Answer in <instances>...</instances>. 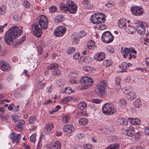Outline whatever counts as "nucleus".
Instances as JSON below:
<instances>
[{
    "instance_id": "6ab92c4d",
    "label": "nucleus",
    "mask_w": 149,
    "mask_h": 149,
    "mask_svg": "<svg viewBox=\"0 0 149 149\" xmlns=\"http://www.w3.org/2000/svg\"><path fill=\"white\" fill-rule=\"evenodd\" d=\"M126 19H120L118 22L119 28L121 29H125L126 27Z\"/></svg>"
},
{
    "instance_id": "5fc2aeb1",
    "label": "nucleus",
    "mask_w": 149,
    "mask_h": 149,
    "mask_svg": "<svg viewBox=\"0 0 149 149\" xmlns=\"http://www.w3.org/2000/svg\"><path fill=\"white\" fill-rule=\"evenodd\" d=\"M36 135L35 134H32L30 137V141L34 143L36 141Z\"/></svg>"
},
{
    "instance_id": "b1692460",
    "label": "nucleus",
    "mask_w": 149,
    "mask_h": 149,
    "mask_svg": "<svg viewBox=\"0 0 149 149\" xmlns=\"http://www.w3.org/2000/svg\"><path fill=\"white\" fill-rule=\"evenodd\" d=\"M61 143L59 141H55L52 145L53 149H61Z\"/></svg>"
},
{
    "instance_id": "603ef678",
    "label": "nucleus",
    "mask_w": 149,
    "mask_h": 149,
    "mask_svg": "<svg viewBox=\"0 0 149 149\" xmlns=\"http://www.w3.org/2000/svg\"><path fill=\"white\" fill-rule=\"evenodd\" d=\"M26 38V36L24 35L19 40V41L17 42V44H15L16 45V46L18 44H20L22 42L24 41Z\"/></svg>"
},
{
    "instance_id": "bf43d9fd",
    "label": "nucleus",
    "mask_w": 149,
    "mask_h": 149,
    "mask_svg": "<svg viewBox=\"0 0 149 149\" xmlns=\"http://www.w3.org/2000/svg\"><path fill=\"white\" fill-rule=\"evenodd\" d=\"M79 52L76 53L73 56V58L76 60H78L79 58Z\"/></svg>"
},
{
    "instance_id": "0eeeda50",
    "label": "nucleus",
    "mask_w": 149,
    "mask_h": 149,
    "mask_svg": "<svg viewBox=\"0 0 149 149\" xmlns=\"http://www.w3.org/2000/svg\"><path fill=\"white\" fill-rule=\"evenodd\" d=\"M32 29L34 31V35L36 37L39 38L42 35V29L40 26L39 25V24L36 22L33 24L32 26Z\"/></svg>"
},
{
    "instance_id": "a211bd4d",
    "label": "nucleus",
    "mask_w": 149,
    "mask_h": 149,
    "mask_svg": "<svg viewBox=\"0 0 149 149\" xmlns=\"http://www.w3.org/2000/svg\"><path fill=\"white\" fill-rule=\"evenodd\" d=\"M128 119L130 122L133 125H138L141 123V121L139 118H129Z\"/></svg>"
},
{
    "instance_id": "680f3d73",
    "label": "nucleus",
    "mask_w": 149,
    "mask_h": 149,
    "mask_svg": "<svg viewBox=\"0 0 149 149\" xmlns=\"http://www.w3.org/2000/svg\"><path fill=\"white\" fill-rule=\"evenodd\" d=\"M24 4L25 7L27 8H29L30 7V3L27 1H25L24 2Z\"/></svg>"
},
{
    "instance_id": "774afa93",
    "label": "nucleus",
    "mask_w": 149,
    "mask_h": 149,
    "mask_svg": "<svg viewBox=\"0 0 149 149\" xmlns=\"http://www.w3.org/2000/svg\"><path fill=\"white\" fill-rule=\"evenodd\" d=\"M144 133L146 135H149V128L148 127H146L145 128Z\"/></svg>"
},
{
    "instance_id": "8fccbe9b",
    "label": "nucleus",
    "mask_w": 149,
    "mask_h": 149,
    "mask_svg": "<svg viewBox=\"0 0 149 149\" xmlns=\"http://www.w3.org/2000/svg\"><path fill=\"white\" fill-rule=\"evenodd\" d=\"M70 75L73 78H77L78 75V74L77 72L74 71L71 72Z\"/></svg>"
},
{
    "instance_id": "4d7b16f0",
    "label": "nucleus",
    "mask_w": 149,
    "mask_h": 149,
    "mask_svg": "<svg viewBox=\"0 0 149 149\" xmlns=\"http://www.w3.org/2000/svg\"><path fill=\"white\" fill-rule=\"evenodd\" d=\"M128 123V122L126 119L123 118L121 119V124L124 126H125L127 125Z\"/></svg>"
},
{
    "instance_id": "6e6552de",
    "label": "nucleus",
    "mask_w": 149,
    "mask_h": 149,
    "mask_svg": "<svg viewBox=\"0 0 149 149\" xmlns=\"http://www.w3.org/2000/svg\"><path fill=\"white\" fill-rule=\"evenodd\" d=\"M66 31V28L64 26H61L57 27L54 31V33L56 37H61L63 36Z\"/></svg>"
},
{
    "instance_id": "e433bc0d",
    "label": "nucleus",
    "mask_w": 149,
    "mask_h": 149,
    "mask_svg": "<svg viewBox=\"0 0 149 149\" xmlns=\"http://www.w3.org/2000/svg\"><path fill=\"white\" fill-rule=\"evenodd\" d=\"M6 7L5 6L2 5L0 6V15H4L6 12Z\"/></svg>"
},
{
    "instance_id": "de8ad7c7",
    "label": "nucleus",
    "mask_w": 149,
    "mask_h": 149,
    "mask_svg": "<svg viewBox=\"0 0 149 149\" xmlns=\"http://www.w3.org/2000/svg\"><path fill=\"white\" fill-rule=\"evenodd\" d=\"M107 85V82L106 81L103 80L101 81L100 84L98 85L97 86H101L102 87H103L105 88V87Z\"/></svg>"
},
{
    "instance_id": "393cba45",
    "label": "nucleus",
    "mask_w": 149,
    "mask_h": 149,
    "mask_svg": "<svg viewBox=\"0 0 149 149\" xmlns=\"http://www.w3.org/2000/svg\"><path fill=\"white\" fill-rule=\"evenodd\" d=\"M79 123L80 125H86L88 123V120L86 118H80L79 120Z\"/></svg>"
},
{
    "instance_id": "13d9d810",
    "label": "nucleus",
    "mask_w": 149,
    "mask_h": 149,
    "mask_svg": "<svg viewBox=\"0 0 149 149\" xmlns=\"http://www.w3.org/2000/svg\"><path fill=\"white\" fill-rule=\"evenodd\" d=\"M12 118L13 119L14 122L16 123L19 121V118L18 117L17 115L13 116Z\"/></svg>"
},
{
    "instance_id": "2eb2a0df",
    "label": "nucleus",
    "mask_w": 149,
    "mask_h": 149,
    "mask_svg": "<svg viewBox=\"0 0 149 149\" xmlns=\"http://www.w3.org/2000/svg\"><path fill=\"white\" fill-rule=\"evenodd\" d=\"M95 59L98 61H101L105 58V54L104 53L100 52L95 54L94 56Z\"/></svg>"
},
{
    "instance_id": "f3484780",
    "label": "nucleus",
    "mask_w": 149,
    "mask_h": 149,
    "mask_svg": "<svg viewBox=\"0 0 149 149\" xmlns=\"http://www.w3.org/2000/svg\"><path fill=\"white\" fill-rule=\"evenodd\" d=\"M39 22H37L43 29H45L47 28L48 23V19H39Z\"/></svg>"
},
{
    "instance_id": "4c0bfd02",
    "label": "nucleus",
    "mask_w": 149,
    "mask_h": 149,
    "mask_svg": "<svg viewBox=\"0 0 149 149\" xmlns=\"http://www.w3.org/2000/svg\"><path fill=\"white\" fill-rule=\"evenodd\" d=\"M119 147V145L116 143L112 144L109 145L107 148V149H116Z\"/></svg>"
},
{
    "instance_id": "9d476101",
    "label": "nucleus",
    "mask_w": 149,
    "mask_h": 149,
    "mask_svg": "<svg viewBox=\"0 0 149 149\" xmlns=\"http://www.w3.org/2000/svg\"><path fill=\"white\" fill-rule=\"evenodd\" d=\"M10 136L13 143H14L16 142L18 144L19 142V141L21 138L22 134H18L15 136V133L13 132L10 134Z\"/></svg>"
},
{
    "instance_id": "7c9ffc66",
    "label": "nucleus",
    "mask_w": 149,
    "mask_h": 149,
    "mask_svg": "<svg viewBox=\"0 0 149 149\" xmlns=\"http://www.w3.org/2000/svg\"><path fill=\"white\" fill-rule=\"evenodd\" d=\"M83 70L85 71L87 74L91 72L93 68L88 65L85 66L83 68Z\"/></svg>"
},
{
    "instance_id": "c9c22d12",
    "label": "nucleus",
    "mask_w": 149,
    "mask_h": 149,
    "mask_svg": "<svg viewBox=\"0 0 149 149\" xmlns=\"http://www.w3.org/2000/svg\"><path fill=\"white\" fill-rule=\"evenodd\" d=\"M121 81V78L119 77H116L115 79L116 85L118 86V89H119L120 88V85Z\"/></svg>"
},
{
    "instance_id": "5701e85b",
    "label": "nucleus",
    "mask_w": 149,
    "mask_h": 149,
    "mask_svg": "<svg viewBox=\"0 0 149 149\" xmlns=\"http://www.w3.org/2000/svg\"><path fill=\"white\" fill-rule=\"evenodd\" d=\"M95 47V42L92 40H90L87 44V47L89 49H93Z\"/></svg>"
},
{
    "instance_id": "4be33fe9",
    "label": "nucleus",
    "mask_w": 149,
    "mask_h": 149,
    "mask_svg": "<svg viewBox=\"0 0 149 149\" xmlns=\"http://www.w3.org/2000/svg\"><path fill=\"white\" fill-rule=\"evenodd\" d=\"M136 94L135 93L132 92L128 94L127 95V97L129 101H132L136 97Z\"/></svg>"
},
{
    "instance_id": "052dcab7",
    "label": "nucleus",
    "mask_w": 149,
    "mask_h": 149,
    "mask_svg": "<svg viewBox=\"0 0 149 149\" xmlns=\"http://www.w3.org/2000/svg\"><path fill=\"white\" fill-rule=\"evenodd\" d=\"M102 101V100L98 99H92V102L93 103L96 104H99Z\"/></svg>"
},
{
    "instance_id": "49530a36",
    "label": "nucleus",
    "mask_w": 149,
    "mask_h": 149,
    "mask_svg": "<svg viewBox=\"0 0 149 149\" xmlns=\"http://www.w3.org/2000/svg\"><path fill=\"white\" fill-rule=\"evenodd\" d=\"M76 50V49L74 47H70L68 48L67 52L68 54H71Z\"/></svg>"
},
{
    "instance_id": "a878e982",
    "label": "nucleus",
    "mask_w": 149,
    "mask_h": 149,
    "mask_svg": "<svg viewBox=\"0 0 149 149\" xmlns=\"http://www.w3.org/2000/svg\"><path fill=\"white\" fill-rule=\"evenodd\" d=\"M70 118V116L69 115L66 114L63 117L62 122L65 123H67L69 121Z\"/></svg>"
},
{
    "instance_id": "e2e57ef3",
    "label": "nucleus",
    "mask_w": 149,
    "mask_h": 149,
    "mask_svg": "<svg viewBox=\"0 0 149 149\" xmlns=\"http://www.w3.org/2000/svg\"><path fill=\"white\" fill-rule=\"evenodd\" d=\"M120 104L125 105L126 104V102L125 100L123 98H122L120 100Z\"/></svg>"
},
{
    "instance_id": "09e8293b",
    "label": "nucleus",
    "mask_w": 149,
    "mask_h": 149,
    "mask_svg": "<svg viewBox=\"0 0 149 149\" xmlns=\"http://www.w3.org/2000/svg\"><path fill=\"white\" fill-rule=\"evenodd\" d=\"M86 34V32L84 31H82L78 33V38H82L85 36Z\"/></svg>"
},
{
    "instance_id": "58836bf2",
    "label": "nucleus",
    "mask_w": 149,
    "mask_h": 149,
    "mask_svg": "<svg viewBox=\"0 0 149 149\" xmlns=\"http://www.w3.org/2000/svg\"><path fill=\"white\" fill-rule=\"evenodd\" d=\"M25 124V121L23 120H21L18 123L16 124V127L21 129L22 128V126L24 125Z\"/></svg>"
},
{
    "instance_id": "7ed1b4c3",
    "label": "nucleus",
    "mask_w": 149,
    "mask_h": 149,
    "mask_svg": "<svg viewBox=\"0 0 149 149\" xmlns=\"http://www.w3.org/2000/svg\"><path fill=\"white\" fill-rule=\"evenodd\" d=\"M121 52L124 53L123 54V58H127L129 60H130L132 58H135L136 57V51L134 48H128L126 47L123 49V47H122Z\"/></svg>"
},
{
    "instance_id": "ddd939ff",
    "label": "nucleus",
    "mask_w": 149,
    "mask_h": 149,
    "mask_svg": "<svg viewBox=\"0 0 149 149\" xmlns=\"http://www.w3.org/2000/svg\"><path fill=\"white\" fill-rule=\"evenodd\" d=\"M104 89L101 86H97V89L96 91V94L100 97H104L106 94L104 91Z\"/></svg>"
},
{
    "instance_id": "bb28decb",
    "label": "nucleus",
    "mask_w": 149,
    "mask_h": 149,
    "mask_svg": "<svg viewBox=\"0 0 149 149\" xmlns=\"http://www.w3.org/2000/svg\"><path fill=\"white\" fill-rule=\"evenodd\" d=\"M59 66L58 63H53L51 65H49L47 67V69L49 70L54 69L55 70L58 68Z\"/></svg>"
},
{
    "instance_id": "0e129e2a",
    "label": "nucleus",
    "mask_w": 149,
    "mask_h": 149,
    "mask_svg": "<svg viewBox=\"0 0 149 149\" xmlns=\"http://www.w3.org/2000/svg\"><path fill=\"white\" fill-rule=\"evenodd\" d=\"M107 51L108 52L113 54L114 52V50L113 48L112 47H110V48H109L107 49Z\"/></svg>"
},
{
    "instance_id": "79ce46f5",
    "label": "nucleus",
    "mask_w": 149,
    "mask_h": 149,
    "mask_svg": "<svg viewBox=\"0 0 149 149\" xmlns=\"http://www.w3.org/2000/svg\"><path fill=\"white\" fill-rule=\"evenodd\" d=\"M61 74V72L60 70L58 69L56 70L53 71L52 73V75L54 76H58Z\"/></svg>"
},
{
    "instance_id": "c85d7f7f",
    "label": "nucleus",
    "mask_w": 149,
    "mask_h": 149,
    "mask_svg": "<svg viewBox=\"0 0 149 149\" xmlns=\"http://www.w3.org/2000/svg\"><path fill=\"white\" fill-rule=\"evenodd\" d=\"M72 99V97L71 96H67L64 97L61 100V102L63 104H65L69 101Z\"/></svg>"
},
{
    "instance_id": "864d4df0",
    "label": "nucleus",
    "mask_w": 149,
    "mask_h": 149,
    "mask_svg": "<svg viewBox=\"0 0 149 149\" xmlns=\"http://www.w3.org/2000/svg\"><path fill=\"white\" fill-rule=\"evenodd\" d=\"M57 10L56 7L55 6H51L49 9V10L51 12H55Z\"/></svg>"
},
{
    "instance_id": "4468645a",
    "label": "nucleus",
    "mask_w": 149,
    "mask_h": 149,
    "mask_svg": "<svg viewBox=\"0 0 149 149\" xmlns=\"http://www.w3.org/2000/svg\"><path fill=\"white\" fill-rule=\"evenodd\" d=\"M74 129V127L70 124H65L63 127V131L68 133L73 132Z\"/></svg>"
},
{
    "instance_id": "f704fd0d",
    "label": "nucleus",
    "mask_w": 149,
    "mask_h": 149,
    "mask_svg": "<svg viewBox=\"0 0 149 149\" xmlns=\"http://www.w3.org/2000/svg\"><path fill=\"white\" fill-rule=\"evenodd\" d=\"M125 91L123 92L126 94H128L131 93L133 92L132 91L133 89L131 86H129L128 87H125Z\"/></svg>"
},
{
    "instance_id": "f8f14e48",
    "label": "nucleus",
    "mask_w": 149,
    "mask_h": 149,
    "mask_svg": "<svg viewBox=\"0 0 149 149\" xmlns=\"http://www.w3.org/2000/svg\"><path fill=\"white\" fill-rule=\"evenodd\" d=\"M54 128V125L52 123H47L44 127L43 131L46 134H50L52 132V128Z\"/></svg>"
},
{
    "instance_id": "dca6fc26",
    "label": "nucleus",
    "mask_w": 149,
    "mask_h": 149,
    "mask_svg": "<svg viewBox=\"0 0 149 149\" xmlns=\"http://www.w3.org/2000/svg\"><path fill=\"white\" fill-rule=\"evenodd\" d=\"M124 134L130 136H132L135 134L134 128L132 126H130L128 128L125 130Z\"/></svg>"
},
{
    "instance_id": "39448f33",
    "label": "nucleus",
    "mask_w": 149,
    "mask_h": 149,
    "mask_svg": "<svg viewBox=\"0 0 149 149\" xmlns=\"http://www.w3.org/2000/svg\"><path fill=\"white\" fill-rule=\"evenodd\" d=\"M93 83L92 79L88 77H85L80 79V84L85 89L91 86Z\"/></svg>"
},
{
    "instance_id": "72a5a7b5",
    "label": "nucleus",
    "mask_w": 149,
    "mask_h": 149,
    "mask_svg": "<svg viewBox=\"0 0 149 149\" xmlns=\"http://www.w3.org/2000/svg\"><path fill=\"white\" fill-rule=\"evenodd\" d=\"M135 29L134 26H128L127 32L129 34H133L135 32Z\"/></svg>"
},
{
    "instance_id": "9b49d317",
    "label": "nucleus",
    "mask_w": 149,
    "mask_h": 149,
    "mask_svg": "<svg viewBox=\"0 0 149 149\" xmlns=\"http://www.w3.org/2000/svg\"><path fill=\"white\" fill-rule=\"evenodd\" d=\"M130 10L132 14L135 15H140L143 14L142 8L141 7L137 6L131 7Z\"/></svg>"
},
{
    "instance_id": "2f4dec72",
    "label": "nucleus",
    "mask_w": 149,
    "mask_h": 149,
    "mask_svg": "<svg viewBox=\"0 0 149 149\" xmlns=\"http://www.w3.org/2000/svg\"><path fill=\"white\" fill-rule=\"evenodd\" d=\"M87 106L86 103L84 102H82L80 103L78 105V108L82 110L84 109Z\"/></svg>"
},
{
    "instance_id": "f257e3e1",
    "label": "nucleus",
    "mask_w": 149,
    "mask_h": 149,
    "mask_svg": "<svg viewBox=\"0 0 149 149\" xmlns=\"http://www.w3.org/2000/svg\"><path fill=\"white\" fill-rule=\"evenodd\" d=\"M22 26L17 27L13 26L10 28L5 33L4 40L5 43L8 45L12 44L14 47L16 45L13 43L14 40L23 33Z\"/></svg>"
},
{
    "instance_id": "37998d69",
    "label": "nucleus",
    "mask_w": 149,
    "mask_h": 149,
    "mask_svg": "<svg viewBox=\"0 0 149 149\" xmlns=\"http://www.w3.org/2000/svg\"><path fill=\"white\" fill-rule=\"evenodd\" d=\"M37 120L35 116H31L29 118V123L30 124L35 123Z\"/></svg>"
},
{
    "instance_id": "a18cd8bd",
    "label": "nucleus",
    "mask_w": 149,
    "mask_h": 149,
    "mask_svg": "<svg viewBox=\"0 0 149 149\" xmlns=\"http://www.w3.org/2000/svg\"><path fill=\"white\" fill-rule=\"evenodd\" d=\"M85 136V135L83 133H78L75 136L76 138L78 139H82Z\"/></svg>"
},
{
    "instance_id": "69168bd1",
    "label": "nucleus",
    "mask_w": 149,
    "mask_h": 149,
    "mask_svg": "<svg viewBox=\"0 0 149 149\" xmlns=\"http://www.w3.org/2000/svg\"><path fill=\"white\" fill-rule=\"evenodd\" d=\"M98 13H97L93 14L91 17L90 19H96L97 17H98Z\"/></svg>"
},
{
    "instance_id": "1a4fd4ad",
    "label": "nucleus",
    "mask_w": 149,
    "mask_h": 149,
    "mask_svg": "<svg viewBox=\"0 0 149 149\" xmlns=\"http://www.w3.org/2000/svg\"><path fill=\"white\" fill-rule=\"evenodd\" d=\"M0 68L3 71L7 72L10 70L11 67L7 61L2 60L0 61Z\"/></svg>"
},
{
    "instance_id": "cd10ccee",
    "label": "nucleus",
    "mask_w": 149,
    "mask_h": 149,
    "mask_svg": "<svg viewBox=\"0 0 149 149\" xmlns=\"http://www.w3.org/2000/svg\"><path fill=\"white\" fill-rule=\"evenodd\" d=\"M127 63L126 62H124L119 67L121 70L120 72H125L126 69L127 68H128L127 66Z\"/></svg>"
},
{
    "instance_id": "473e14b6",
    "label": "nucleus",
    "mask_w": 149,
    "mask_h": 149,
    "mask_svg": "<svg viewBox=\"0 0 149 149\" xmlns=\"http://www.w3.org/2000/svg\"><path fill=\"white\" fill-rule=\"evenodd\" d=\"M112 64V62L110 59L105 60L103 62V65L105 67H108Z\"/></svg>"
},
{
    "instance_id": "3c124183",
    "label": "nucleus",
    "mask_w": 149,
    "mask_h": 149,
    "mask_svg": "<svg viewBox=\"0 0 149 149\" xmlns=\"http://www.w3.org/2000/svg\"><path fill=\"white\" fill-rule=\"evenodd\" d=\"M98 17H97V19H105L106 17L105 15L103 13H98Z\"/></svg>"
},
{
    "instance_id": "423d86ee",
    "label": "nucleus",
    "mask_w": 149,
    "mask_h": 149,
    "mask_svg": "<svg viewBox=\"0 0 149 149\" xmlns=\"http://www.w3.org/2000/svg\"><path fill=\"white\" fill-rule=\"evenodd\" d=\"M101 39L103 42L108 43L113 41V36L110 32L106 31L103 33Z\"/></svg>"
},
{
    "instance_id": "6e6d98bb",
    "label": "nucleus",
    "mask_w": 149,
    "mask_h": 149,
    "mask_svg": "<svg viewBox=\"0 0 149 149\" xmlns=\"http://www.w3.org/2000/svg\"><path fill=\"white\" fill-rule=\"evenodd\" d=\"M6 52L2 48L1 45H0V55L1 56H4L5 55Z\"/></svg>"
},
{
    "instance_id": "412c9836",
    "label": "nucleus",
    "mask_w": 149,
    "mask_h": 149,
    "mask_svg": "<svg viewBox=\"0 0 149 149\" xmlns=\"http://www.w3.org/2000/svg\"><path fill=\"white\" fill-rule=\"evenodd\" d=\"M137 28V31L138 33L141 35L144 34L146 33L145 28L138 25L136 26Z\"/></svg>"
},
{
    "instance_id": "338daca9",
    "label": "nucleus",
    "mask_w": 149,
    "mask_h": 149,
    "mask_svg": "<svg viewBox=\"0 0 149 149\" xmlns=\"http://www.w3.org/2000/svg\"><path fill=\"white\" fill-rule=\"evenodd\" d=\"M82 4L83 5V6L84 7V6H86V5H88L89 4V2L87 0H84L83 1L81 2Z\"/></svg>"
},
{
    "instance_id": "c756f323",
    "label": "nucleus",
    "mask_w": 149,
    "mask_h": 149,
    "mask_svg": "<svg viewBox=\"0 0 149 149\" xmlns=\"http://www.w3.org/2000/svg\"><path fill=\"white\" fill-rule=\"evenodd\" d=\"M135 23L137 24H139V25L145 28V27H148V25L147 23L146 22H142L140 20H137L135 22Z\"/></svg>"
},
{
    "instance_id": "aec40b11",
    "label": "nucleus",
    "mask_w": 149,
    "mask_h": 149,
    "mask_svg": "<svg viewBox=\"0 0 149 149\" xmlns=\"http://www.w3.org/2000/svg\"><path fill=\"white\" fill-rule=\"evenodd\" d=\"M106 19H91V23L96 24L104 23Z\"/></svg>"
},
{
    "instance_id": "f03ea898",
    "label": "nucleus",
    "mask_w": 149,
    "mask_h": 149,
    "mask_svg": "<svg viewBox=\"0 0 149 149\" xmlns=\"http://www.w3.org/2000/svg\"><path fill=\"white\" fill-rule=\"evenodd\" d=\"M61 10L65 13L69 12L70 13L75 14L77 10L76 4L71 1H67L65 4H62L60 6Z\"/></svg>"
},
{
    "instance_id": "20e7f679",
    "label": "nucleus",
    "mask_w": 149,
    "mask_h": 149,
    "mask_svg": "<svg viewBox=\"0 0 149 149\" xmlns=\"http://www.w3.org/2000/svg\"><path fill=\"white\" fill-rule=\"evenodd\" d=\"M102 110L103 113L107 115L113 114L116 111L114 105L110 103L105 104L102 107Z\"/></svg>"
},
{
    "instance_id": "c03bdc74",
    "label": "nucleus",
    "mask_w": 149,
    "mask_h": 149,
    "mask_svg": "<svg viewBox=\"0 0 149 149\" xmlns=\"http://www.w3.org/2000/svg\"><path fill=\"white\" fill-rule=\"evenodd\" d=\"M73 91L70 87H66L65 89L64 92L67 94H70L72 93Z\"/></svg>"
},
{
    "instance_id": "a19ab883",
    "label": "nucleus",
    "mask_w": 149,
    "mask_h": 149,
    "mask_svg": "<svg viewBox=\"0 0 149 149\" xmlns=\"http://www.w3.org/2000/svg\"><path fill=\"white\" fill-rule=\"evenodd\" d=\"M83 147L85 149H93L94 148L93 146L90 144H84L83 145Z\"/></svg>"
},
{
    "instance_id": "ea45409f",
    "label": "nucleus",
    "mask_w": 149,
    "mask_h": 149,
    "mask_svg": "<svg viewBox=\"0 0 149 149\" xmlns=\"http://www.w3.org/2000/svg\"><path fill=\"white\" fill-rule=\"evenodd\" d=\"M134 104L136 107H139L141 105L140 100L139 99H136V101L134 102Z\"/></svg>"
}]
</instances>
